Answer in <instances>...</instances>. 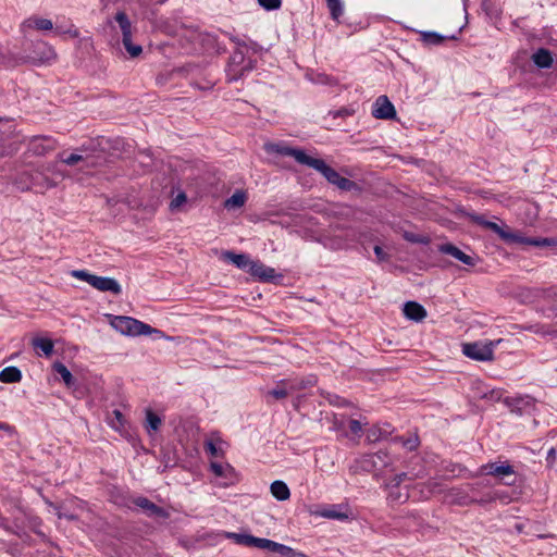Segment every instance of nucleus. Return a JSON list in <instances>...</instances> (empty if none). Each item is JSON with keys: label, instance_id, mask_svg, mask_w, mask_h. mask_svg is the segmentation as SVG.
Returning a JSON list of instances; mask_svg holds the SVG:
<instances>
[{"label": "nucleus", "instance_id": "1a4fd4ad", "mask_svg": "<svg viewBox=\"0 0 557 557\" xmlns=\"http://www.w3.org/2000/svg\"><path fill=\"white\" fill-rule=\"evenodd\" d=\"M271 151L281 156L293 157L299 164L307 165L310 163L312 157L308 156L305 150L293 148L283 144H275L271 146Z\"/></svg>", "mask_w": 557, "mask_h": 557}, {"label": "nucleus", "instance_id": "a211bd4d", "mask_svg": "<svg viewBox=\"0 0 557 557\" xmlns=\"http://www.w3.org/2000/svg\"><path fill=\"white\" fill-rule=\"evenodd\" d=\"M440 251L449 255L454 257L455 259L459 260L463 264L467 265H474L475 260L469 255H466L463 251H461L458 247H456L453 244H443L440 246Z\"/></svg>", "mask_w": 557, "mask_h": 557}, {"label": "nucleus", "instance_id": "ea45409f", "mask_svg": "<svg viewBox=\"0 0 557 557\" xmlns=\"http://www.w3.org/2000/svg\"><path fill=\"white\" fill-rule=\"evenodd\" d=\"M226 537L233 540L236 544L248 546L250 534L227 532Z\"/></svg>", "mask_w": 557, "mask_h": 557}, {"label": "nucleus", "instance_id": "f3484780", "mask_svg": "<svg viewBox=\"0 0 557 557\" xmlns=\"http://www.w3.org/2000/svg\"><path fill=\"white\" fill-rule=\"evenodd\" d=\"M249 273L262 282H272L276 277L275 270L260 261H253Z\"/></svg>", "mask_w": 557, "mask_h": 557}, {"label": "nucleus", "instance_id": "b1692460", "mask_svg": "<svg viewBox=\"0 0 557 557\" xmlns=\"http://www.w3.org/2000/svg\"><path fill=\"white\" fill-rule=\"evenodd\" d=\"M393 430L389 424L384 426L373 425L367 431V440L370 443L382 441L392 434Z\"/></svg>", "mask_w": 557, "mask_h": 557}, {"label": "nucleus", "instance_id": "603ef678", "mask_svg": "<svg viewBox=\"0 0 557 557\" xmlns=\"http://www.w3.org/2000/svg\"><path fill=\"white\" fill-rule=\"evenodd\" d=\"M474 502H475L474 499H468L467 497H465L462 500L459 502V504L468 505V504H472Z\"/></svg>", "mask_w": 557, "mask_h": 557}, {"label": "nucleus", "instance_id": "37998d69", "mask_svg": "<svg viewBox=\"0 0 557 557\" xmlns=\"http://www.w3.org/2000/svg\"><path fill=\"white\" fill-rule=\"evenodd\" d=\"M280 557H309L306 554L298 552L289 546L283 545Z\"/></svg>", "mask_w": 557, "mask_h": 557}, {"label": "nucleus", "instance_id": "6e6d98bb", "mask_svg": "<svg viewBox=\"0 0 557 557\" xmlns=\"http://www.w3.org/2000/svg\"><path fill=\"white\" fill-rule=\"evenodd\" d=\"M59 517H60V518H66V519H74V516H72V515H71V516H69V513H65V515L60 513V515H59Z\"/></svg>", "mask_w": 557, "mask_h": 557}, {"label": "nucleus", "instance_id": "9d476101", "mask_svg": "<svg viewBox=\"0 0 557 557\" xmlns=\"http://www.w3.org/2000/svg\"><path fill=\"white\" fill-rule=\"evenodd\" d=\"M53 29V22L49 18L30 16L26 18L20 26L21 33L32 32H49Z\"/></svg>", "mask_w": 557, "mask_h": 557}, {"label": "nucleus", "instance_id": "4c0bfd02", "mask_svg": "<svg viewBox=\"0 0 557 557\" xmlns=\"http://www.w3.org/2000/svg\"><path fill=\"white\" fill-rule=\"evenodd\" d=\"M327 8L333 18L337 20L343 14V3L341 0H326Z\"/></svg>", "mask_w": 557, "mask_h": 557}, {"label": "nucleus", "instance_id": "cd10ccee", "mask_svg": "<svg viewBox=\"0 0 557 557\" xmlns=\"http://www.w3.org/2000/svg\"><path fill=\"white\" fill-rule=\"evenodd\" d=\"M22 380V372L16 367H7L0 371V382L2 383H17Z\"/></svg>", "mask_w": 557, "mask_h": 557}, {"label": "nucleus", "instance_id": "412c9836", "mask_svg": "<svg viewBox=\"0 0 557 557\" xmlns=\"http://www.w3.org/2000/svg\"><path fill=\"white\" fill-rule=\"evenodd\" d=\"M223 258L226 261L232 262L234 265H236L240 270H247L250 271L251 264L255 260H251L247 255L245 253H235L232 251H224Z\"/></svg>", "mask_w": 557, "mask_h": 557}, {"label": "nucleus", "instance_id": "a18cd8bd", "mask_svg": "<svg viewBox=\"0 0 557 557\" xmlns=\"http://www.w3.org/2000/svg\"><path fill=\"white\" fill-rule=\"evenodd\" d=\"M187 201L185 193H178L171 201L170 207L172 210L178 209L183 203Z\"/></svg>", "mask_w": 557, "mask_h": 557}, {"label": "nucleus", "instance_id": "39448f33", "mask_svg": "<svg viewBox=\"0 0 557 557\" xmlns=\"http://www.w3.org/2000/svg\"><path fill=\"white\" fill-rule=\"evenodd\" d=\"M308 166L321 173L330 184L337 186L342 190H351L356 187L355 182L343 177L337 171L327 165L322 159L312 157Z\"/></svg>", "mask_w": 557, "mask_h": 557}, {"label": "nucleus", "instance_id": "bb28decb", "mask_svg": "<svg viewBox=\"0 0 557 557\" xmlns=\"http://www.w3.org/2000/svg\"><path fill=\"white\" fill-rule=\"evenodd\" d=\"M271 494L277 500H287L290 497V491L287 484L283 481L276 480L270 486Z\"/></svg>", "mask_w": 557, "mask_h": 557}, {"label": "nucleus", "instance_id": "423d86ee", "mask_svg": "<svg viewBox=\"0 0 557 557\" xmlns=\"http://www.w3.org/2000/svg\"><path fill=\"white\" fill-rule=\"evenodd\" d=\"M500 342L502 339L468 343L462 346V352L473 360L491 361L494 358V349Z\"/></svg>", "mask_w": 557, "mask_h": 557}, {"label": "nucleus", "instance_id": "7ed1b4c3", "mask_svg": "<svg viewBox=\"0 0 557 557\" xmlns=\"http://www.w3.org/2000/svg\"><path fill=\"white\" fill-rule=\"evenodd\" d=\"M111 325L117 332L127 336L150 335L151 333H159L158 330L152 329L149 324L125 315L114 317V319L111 321Z\"/></svg>", "mask_w": 557, "mask_h": 557}, {"label": "nucleus", "instance_id": "6e6552de", "mask_svg": "<svg viewBox=\"0 0 557 557\" xmlns=\"http://www.w3.org/2000/svg\"><path fill=\"white\" fill-rule=\"evenodd\" d=\"M210 471L216 478H221L224 480L221 483V485L224 487L234 485L239 481L236 470L230 463H220L212 461L210 462Z\"/></svg>", "mask_w": 557, "mask_h": 557}, {"label": "nucleus", "instance_id": "0eeeda50", "mask_svg": "<svg viewBox=\"0 0 557 557\" xmlns=\"http://www.w3.org/2000/svg\"><path fill=\"white\" fill-rule=\"evenodd\" d=\"M407 479V473L401 472L394 475L386 483L387 499L391 503L401 504L409 498L408 490L406 486H401V483Z\"/></svg>", "mask_w": 557, "mask_h": 557}, {"label": "nucleus", "instance_id": "dca6fc26", "mask_svg": "<svg viewBox=\"0 0 557 557\" xmlns=\"http://www.w3.org/2000/svg\"><path fill=\"white\" fill-rule=\"evenodd\" d=\"M283 545L284 544L274 542L269 539L256 537L253 535H250L248 547H257L259 549L268 550L280 556Z\"/></svg>", "mask_w": 557, "mask_h": 557}, {"label": "nucleus", "instance_id": "4468645a", "mask_svg": "<svg viewBox=\"0 0 557 557\" xmlns=\"http://www.w3.org/2000/svg\"><path fill=\"white\" fill-rule=\"evenodd\" d=\"M480 473L494 475L497 478H505L515 474L512 466L508 463L492 462L481 466Z\"/></svg>", "mask_w": 557, "mask_h": 557}, {"label": "nucleus", "instance_id": "79ce46f5", "mask_svg": "<svg viewBox=\"0 0 557 557\" xmlns=\"http://www.w3.org/2000/svg\"><path fill=\"white\" fill-rule=\"evenodd\" d=\"M259 5L267 11L278 10L282 5L281 0H257Z\"/></svg>", "mask_w": 557, "mask_h": 557}, {"label": "nucleus", "instance_id": "f257e3e1", "mask_svg": "<svg viewBox=\"0 0 557 557\" xmlns=\"http://www.w3.org/2000/svg\"><path fill=\"white\" fill-rule=\"evenodd\" d=\"M234 39L235 50L230 58L226 71L230 82L238 81L247 72L252 71L257 62L255 55L263 50L249 37H234Z\"/></svg>", "mask_w": 557, "mask_h": 557}, {"label": "nucleus", "instance_id": "5fc2aeb1", "mask_svg": "<svg viewBox=\"0 0 557 557\" xmlns=\"http://www.w3.org/2000/svg\"><path fill=\"white\" fill-rule=\"evenodd\" d=\"M419 35H428V36H431V35H440L438 33L436 32H419Z\"/></svg>", "mask_w": 557, "mask_h": 557}, {"label": "nucleus", "instance_id": "f03ea898", "mask_svg": "<svg viewBox=\"0 0 557 557\" xmlns=\"http://www.w3.org/2000/svg\"><path fill=\"white\" fill-rule=\"evenodd\" d=\"M471 220L474 223L482 225L487 230L493 231L495 234H497L502 239H504L507 243L531 245V246H536V247L557 246V238H555V237H545V238L525 237L519 233L510 232L509 230L498 225L495 222L487 221L483 215H478V214L471 215Z\"/></svg>", "mask_w": 557, "mask_h": 557}, {"label": "nucleus", "instance_id": "a878e982", "mask_svg": "<svg viewBox=\"0 0 557 557\" xmlns=\"http://www.w3.org/2000/svg\"><path fill=\"white\" fill-rule=\"evenodd\" d=\"M532 60L540 69H548L552 66L553 58L547 49H539L532 54Z\"/></svg>", "mask_w": 557, "mask_h": 557}, {"label": "nucleus", "instance_id": "72a5a7b5", "mask_svg": "<svg viewBox=\"0 0 557 557\" xmlns=\"http://www.w3.org/2000/svg\"><path fill=\"white\" fill-rule=\"evenodd\" d=\"M375 460L379 462L377 470H384L393 467L395 459L386 450H379L374 454Z\"/></svg>", "mask_w": 557, "mask_h": 557}, {"label": "nucleus", "instance_id": "2f4dec72", "mask_svg": "<svg viewBox=\"0 0 557 557\" xmlns=\"http://www.w3.org/2000/svg\"><path fill=\"white\" fill-rule=\"evenodd\" d=\"M109 425L115 431L122 433L125 430L126 419L119 409L112 411L111 417L108 419Z\"/></svg>", "mask_w": 557, "mask_h": 557}, {"label": "nucleus", "instance_id": "864d4df0", "mask_svg": "<svg viewBox=\"0 0 557 557\" xmlns=\"http://www.w3.org/2000/svg\"><path fill=\"white\" fill-rule=\"evenodd\" d=\"M0 430L11 431L12 428L9 424L0 423Z\"/></svg>", "mask_w": 557, "mask_h": 557}, {"label": "nucleus", "instance_id": "5701e85b", "mask_svg": "<svg viewBox=\"0 0 557 557\" xmlns=\"http://www.w3.org/2000/svg\"><path fill=\"white\" fill-rule=\"evenodd\" d=\"M54 148V140L49 137H34L30 141V150L36 154H45Z\"/></svg>", "mask_w": 557, "mask_h": 557}, {"label": "nucleus", "instance_id": "aec40b11", "mask_svg": "<svg viewBox=\"0 0 557 557\" xmlns=\"http://www.w3.org/2000/svg\"><path fill=\"white\" fill-rule=\"evenodd\" d=\"M403 312L409 320L420 322L426 317L424 307L416 301H407L404 305Z\"/></svg>", "mask_w": 557, "mask_h": 557}, {"label": "nucleus", "instance_id": "393cba45", "mask_svg": "<svg viewBox=\"0 0 557 557\" xmlns=\"http://www.w3.org/2000/svg\"><path fill=\"white\" fill-rule=\"evenodd\" d=\"M504 404L510 409L511 412L521 414L525 406L530 405V397L528 396H516L506 397Z\"/></svg>", "mask_w": 557, "mask_h": 557}, {"label": "nucleus", "instance_id": "473e14b6", "mask_svg": "<svg viewBox=\"0 0 557 557\" xmlns=\"http://www.w3.org/2000/svg\"><path fill=\"white\" fill-rule=\"evenodd\" d=\"M53 370L61 376L62 381L67 387L74 385V377L72 373L62 362H55L53 364Z\"/></svg>", "mask_w": 557, "mask_h": 557}, {"label": "nucleus", "instance_id": "3c124183", "mask_svg": "<svg viewBox=\"0 0 557 557\" xmlns=\"http://www.w3.org/2000/svg\"><path fill=\"white\" fill-rule=\"evenodd\" d=\"M66 35H77V30L73 28V25L64 32Z\"/></svg>", "mask_w": 557, "mask_h": 557}, {"label": "nucleus", "instance_id": "f8f14e48", "mask_svg": "<svg viewBox=\"0 0 557 557\" xmlns=\"http://www.w3.org/2000/svg\"><path fill=\"white\" fill-rule=\"evenodd\" d=\"M315 515L326 519L345 521L349 518L350 512L347 505L336 504L327 505L318 509Z\"/></svg>", "mask_w": 557, "mask_h": 557}, {"label": "nucleus", "instance_id": "c9c22d12", "mask_svg": "<svg viewBox=\"0 0 557 557\" xmlns=\"http://www.w3.org/2000/svg\"><path fill=\"white\" fill-rule=\"evenodd\" d=\"M115 22L119 24L122 35H131V22L128 16L124 12H117L114 17Z\"/></svg>", "mask_w": 557, "mask_h": 557}, {"label": "nucleus", "instance_id": "58836bf2", "mask_svg": "<svg viewBox=\"0 0 557 557\" xmlns=\"http://www.w3.org/2000/svg\"><path fill=\"white\" fill-rule=\"evenodd\" d=\"M61 161L67 165H75L78 162H87V157L81 153H71L69 156L61 154Z\"/></svg>", "mask_w": 557, "mask_h": 557}, {"label": "nucleus", "instance_id": "e433bc0d", "mask_svg": "<svg viewBox=\"0 0 557 557\" xmlns=\"http://www.w3.org/2000/svg\"><path fill=\"white\" fill-rule=\"evenodd\" d=\"M395 441L399 442L404 448L410 451L417 449L419 446V437L417 435H410L407 438L397 437Z\"/></svg>", "mask_w": 557, "mask_h": 557}, {"label": "nucleus", "instance_id": "2eb2a0df", "mask_svg": "<svg viewBox=\"0 0 557 557\" xmlns=\"http://www.w3.org/2000/svg\"><path fill=\"white\" fill-rule=\"evenodd\" d=\"M134 504L141 508L148 517H160V518H166L168 512L162 508L153 504L151 500H149L147 497H137L134 499Z\"/></svg>", "mask_w": 557, "mask_h": 557}, {"label": "nucleus", "instance_id": "09e8293b", "mask_svg": "<svg viewBox=\"0 0 557 557\" xmlns=\"http://www.w3.org/2000/svg\"><path fill=\"white\" fill-rule=\"evenodd\" d=\"M374 253L380 261H385L387 259V255L384 252L381 246L376 245L374 247Z\"/></svg>", "mask_w": 557, "mask_h": 557}, {"label": "nucleus", "instance_id": "49530a36", "mask_svg": "<svg viewBox=\"0 0 557 557\" xmlns=\"http://www.w3.org/2000/svg\"><path fill=\"white\" fill-rule=\"evenodd\" d=\"M329 114L332 115L334 119H336V117H345V116L352 115L354 114V110H350V109H347V108H342V109L336 110V111H330Z\"/></svg>", "mask_w": 557, "mask_h": 557}, {"label": "nucleus", "instance_id": "f704fd0d", "mask_svg": "<svg viewBox=\"0 0 557 557\" xmlns=\"http://www.w3.org/2000/svg\"><path fill=\"white\" fill-rule=\"evenodd\" d=\"M33 346L40 349L45 356L49 357L53 352V342L49 338L37 337L33 339Z\"/></svg>", "mask_w": 557, "mask_h": 557}, {"label": "nucleus", "instance_id": "c756f323", "mask_svg": "<svg viewBox=\"0 0 557 557\" xmlns=\"http://www.w3.org/2000/svg\"><path fill=\"white\" fill-rule=\"evenodd\" d=\"M222 444L223 441L220 437L208 438L205 441V450L212 457L223 456Z\"/></svg>", "mask_w": 557, "mask_h": 557}, {"label": "nucleus", "instance_id": "a19ab883", "mask_svg": "<svg viewBox=\"0 0 557 557\" xmlns=\"http://www.w3.org/2000/svg\"><path fill=\"white\" fill-rule=\"evenodd\" d=\"M286 383L284 381L281 382L280 385H277L275 388L269 392V395L274 397L275 399H284L288 396L289 392L285 387Z\"/></svg>", "mask_w": 557, "mask_h": 557}, {"label": "nucleus", "instance_id": "20e7f679", "mask_svg": "<svg viewBox=\"0 0 557 557\" xmlns=\"http://www.w3.org/2000/svg\"><path fill=\"white\" fill-rule=\"evenodd\" d=\"M71 275L77 280L88 283L90 286L100 292H110L114 295H119L122 292L119 282L112 277L98 276L89 273L86 270H73Z\"/></svg>", "mask_w": 557, "mask_h": 557}, {"label": "nucleus", "instance_id": "c03bdc74", "mask_svg": "<svg viewBox=\"0 0 557 557\" xmlns=\"http://www.w3.org/2000/svg\"><path fill=\"white\" fill-rule=\"evenodd\" d=\"M446 37H420L422 46L428 48L431 46L442 45Z\"/></svg>", "mask_w": 557, "mask_h": 557}, {"label": "nucleus", "instance_id": "9b49d317", "mask_svg": "<svg viewBox=\"0 0 557 557\" xmlns=\"http://www.w3.org/2000/svg\"><path fill=\"white\" fill-rule=\"evenodd\" d=\"M372 115L380 120H391L395 117L396 110L386 96H380L373 103Z\"/></svg>", "mask_w": 557, "mask_h": 557}, {"label": "nucleus", "instance_id": "c85d7f7f", "mask_svg": "<svg viewBox=\"0 0 557 557\" xmlns=\"http://www.w3.org/2000/svg\"><path fill=\"white\" fill-rule=\"evenodd\" d=\"M247 201V195L243 190H236L230 198L224 202V207L228 210L242 208Z\"/></svg>", "mask_w": 557, "mask_h": 557}, {"label": "nucleus", "instance_id": "6ab92c4d", "mask_svg": "<svg viewBox=\"0 0 557 557\" xmlns=\"http://www.w3.org/2000/svg\"><path fill=\"white\" fill-rule=\"evenodd\" d=\"M116 40L114 45L119 49H125L131 58H136L143 52V46L134 41V37H114Z\"/></svg>", "mask_w": 557, "mask_h": 557}, {"label": "nucleus", "instance_id": "ddd939ff", "mask_svg": "<svg viewBox=\"0 0 557 557\" xmlns=\"http://www.w3.org/2000/svg\"><path fill=\"white\" fill-rule=\"evenodd\" d=\"M27 58L35 64H44L52 61L55 58V53L51 46L38 40L35 50Z\"/></svg>", "mask_w": 557, "mask_h": 557}, {"label": "nucleus", "instance_id": "8fccbe9b", "mask_svg": "<svg viewBox=\"0 0 557 557\" xmlns=\"http://www.w3.org/2000/svg\"><path fill=\"white\" fill-rule=\"evenodd\" d=\"M557 458V450L552 447L548 451H547V456H546V460L549 465L554 463L555 460Z\"/></svg>", "mask_w": 557, "mask_h": 557}, {"label": "nucleus", "instance_id": "de8ad7c7", "mask_svg": "<svg viewBox=\"0 0 557 557\" xmlns=\"http://www.w3.org/2000/svg\"><path fill=\"white\" fill-rule=\"evenodd\" d=\"M349 430L351 433L360 436L361 431H362V425L358 420L351 419L349 421Z\"/></svg>", "mask_w": 557, "mask_h": 557}, {"label": "nucleus", "instance_id": "4be33fe9", "mask_svg": "<svg viewBox=\"0 0 557 557\" xmlns=\"http://www.w3.org/2000/svg\"><path fill=\"white\" fill-rule=\"evenodd\" d=\"M379 462L375 460L374 454H367L356 459L351 469L357 471L371 472L377 470Z\"/></svg>", "mask_w": 557, "mask_h": 557}, {"label": "nucleus", "instance_id": "7c9ffc66", "mask_svg": "<svg viewBox=\"0 0 557 557\" xmlns=\"http://www.w3.org/2000/svg\"><path fill=\"white\" fill-rule=\"evenodd\" d=\"M162 424L161 418L154 413L151 409L146 410V422L145 429L150 434L151 432H157Z\"/></svg>", "mask_w": 557, "mask_h": 557}]
</instances>
